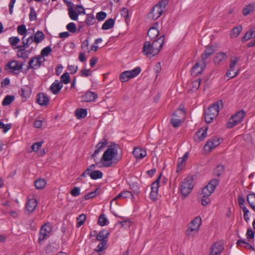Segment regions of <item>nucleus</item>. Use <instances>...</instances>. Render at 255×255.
Segmentation results:
<instances>
[{
	"label": "nucleus",
	"mask_w": 255,
	"mask_h": 255,
	"mask_svg": "<svg viewBox=\"0 0 255 255\" xmlns=\"http://www.w3.org/2000/svg\"><path fill=\"white\" fill-rule=\"evenodd\" d=\"M161 176H162V172L160 173V175L157 177V178L156 179V180L152 183V184L151 185V191H154L158 192V190H159V181L160 180Z\"/></svg>",
	"instance_id": "58836bf2"
},
{
	"label": "nucleus",
	"mask_w": 255,
	"mask_h": 255,
	"mask_svg": "<svg viewBox=\"0 0 255 255\" xmlns=\"http://www.w3.org/2000/svg\"><path fill=\"white\" fill-rule=\"evenodd\" d=\"M223 246L219 243H215L212 245L209 255H218L224 250Z\"/></svg>",
	"instance_id": "6ab92c4d"
},
{
	"label": "nucleus",
	"mask_w": 255,
	"mask_h": 255,
	"mask_svg": "<svg viewBox=\"0 0 255 255\" xmlns=\"http://www.w3.org/2000/svg\"><path fill=\"white\" fill-rule=\"evenodd\" d=\"M179 113L183 114L181 110L176 111L173 114V117L170 120V123L174 128H178L181 125V120L174 118L178 117L177 114Z\"/></svg>",
	"instance_id": "a878e982"
},
{
	"label": "nucleus",
	"mask_w": 255,
	"mask_h": 255,
	"mask_svg": "<svg viewBox=\"0 0 255 255\" xmlns=\"http://www.w3.org/2000/svg\"><path fill=\"white\" fill-rule=\"evenodd\" d=\"M254 37L253 33L251 30L247 32L245 35L242 38V41L245 42Z\"/></svg>",
	"instance_id": "e2e57ef3"
},
{
	"label": "nucleus",
	"mask_w": 255,
	"mask_h": 255,
	"mask_svg": "<svg viewBox=\"0 0 255 255\" xmlns=\"http://www.w3.org/2000/svg\"><path fill=\"white\" fill-rule=\"evenodd\" d=\"M100 188L98 187L94 191L90 192L87 194H86L84 196V199L85 200H88L91 199H92L94 197H95L97 195H98L100 194V192H98V191L100 190Z\"/></svg>",
	"instance_id": "ea45409f"
},
{
	"label": "nucleus",
	"mask_w": 255,
	"mask_h": 255,
	"mask_svg": "<svg viewBox=\"0 0 255 255\" xmlns=\"http://www.w3.org/2000/svg\"><path fill=\"white\" fill-rule=\"evenodd\" d=\"M61 82L67 84L70 82V77L69 73L65 72L60 77Z\"/></svg>",
	"instance_id": "864d4df0"
},
{
	"label": "nucleus",
	"mask_w": 255,
	"mask_h": 255,
	"mask_svg": "<svg viewBox=\"0 0 255 255\" xmlns=\"http://www.w3.org/2000/svg\"><path fill=\"white\" fill-rule=\"evenodd\" d=\"M228 58L227 54L223 52H219L216 54L214 58L215 64H219L221 62H224Z\"/></svg>",
	"instance_id": "c85d7f7f"
},
{
	"label": "nucleus",
	"mask_w": 255,
	"mask_h": 255,
	"mask_svg": "<svg viewBox=\"0 0 255 255\" xmlns=\"http://www.w3.org/2000/svg\"><path fill=\"white\" fill-rule=\"evenodd\" d=\"M107 14L106 12L104 11H100L97 13L96 14V19L99 21H102L104 20L107 17Z\"/></svg>",
	"instance_id": "680f3d73"
},
{
	"label": "nucleus",
	"mask_w": 255,
	"mask_h": 255,
	"mask_svg": "<svg viewBox=\"0 0 255 255\" xmlns=\"http://www.w3.org/2000/svg\"><path fill=\"white\" fill-rule=\"evenodd\" d=\"M92 74V71L88 69H83L80 71V75L82 77H88L89 76H91Z\"/></svg>",
	"instance_id": "0e129e2a"
},
{
	"label": "nucleus",
	"mask_w": 255,
	"mask_h": 255,
	"mask_svg": "<svg viewBox=\"0 0 255 255\" xmlns=\"http://www.w3.org/2000/svg\"><path fill=\"white\" fill-rule=\"evenodd\" d=\"M194 176H188L181 183L180 190L182 196L185 198L188 196L191 189L193 188Z\"/></svg>",
	"instance_id": "20e7f679"
},
{
	"label": "nucleus",
	"mask_w": 255,
	"mask_h": 255,
	"mask_svg": "<svg viewBox=\"0 0 255 255\" xmlns=\"http://www.w3.org/2000/svg\"><path fill=\"white\" fill-rule=\"evenodd\" d=\"M255 6L253 4H249L247 5L244 8L243 10V15L245 16H247L251 12H252L254 10Z\"/></svg>",
	"instance_id": "8fccbe9b"
},
{
	"label": "nucleus",
	"mask_w": 255,
	"mask_h": 255,
	"mask_svg": "<svg viewBox=\"0 0 255 255\" xmlns=\"http://www.w3.org/2000/svg\"><path fill=\"white\" fill-rule=\"evenodd\" d=\"M110 232L107 230L103 229L100 231L99 233L97 235V240L103 241L107 240V239L109 237Z\"/></svg>",
	"instance_id": "c756f323"
},
{
	"label": "nucleus",
	"mask_w": 255,
	"mask_h": 255,
	"mask_svg": "<svg viewBox=\"0 0 255 255\" xmlns=\"http://www.w3.org/2000/svg\"><path fill=\"white\" fill-rule=\"evenodd\" d=\"M242 30V27L241 25L234 27L231 31V36L237 37L240 34Z\"/></svg>",
	"instance_id": "de8ad7c7"
},
{
	"label": "nucleus",
	"mask_w": 255,
	"mask_h": 255,
	"mask_svg": "<svg viewBox=\"0 0 255 255\" xmlns=\"http://www.w3.org/2000/svg\"><path fill=\"white\" fill-rule=\"evenodd\" d=\"M108 144V139L104 137L99 143L96 145V149L94 153L92 155V158H94L96 155L101 151H102L104 148Z\"/></svg>",
	"instance_id": "f8f14e48"
},
{
	"label": "nucleus",
	"mask_w": 255,
	"mask_h": 255,
	"mask_svg": "<svg viewBox=\"0 0 255 255\" xmlns=\"http://www.w3.org/2000/svg\"><path fill=\"white\" fill-rule=\"evenodd\" d=\"M219 184V180L217 179H213L211 180L208 184L204 187L202 189L203 191L208 193L209 194H212L215 190L216 187Z\"/></svg>",
	"instance_id": "9b49d317"
},
{
	"label": "nucleus",
	"mask_w": 255,
	"mask_h": 255,
	"mask_svg": "<svg viewBox=\"0 0 255 255\" xmlns=\"http://www.w3.org/2000/svg\"><path fill=\"white\" fill-rule=\"evenodd\" d=\"M45 38V35L42 31H37L33 38V40L36 43H39L41 42Z\"/></svg>",
	"instance_id": "72a5a7b5"
},
{
	"label": "nucleus",
	"mask_w": 255,
	"mask_h": 255,
	"mask_svg": "<svg viewBox=\"0 0 255 255\" xmlns=\"http://www.w3.org/2000/svg\"><path fill=\"white\" fill-rule=\"evenodd\" d=\"M130 197H131L132 198L133 197L132 193L130 191L127 190L123 191L112 200L110 203L111 205L114 202H115L116 204H118L117 200L118 199H120L121 198L124 199L127 198H129Z\"/></svg>",
	"instance_id": "a211bd4d"
},
{
	"label": "nucleus",
	"mask_w": 255,
	"mask_h": 255,
	"mask_svg": "<svg viewBox=\"0 0 255 255\" xmlns=\"http://www.w3.org/2000/svg\"><path fill=\"white\" fill-rule=\"evenodd\" d=\"M85 22L88 25L94 24L96 22V19L94 15L92 13L87 14V17Z\"/></svg>",
	"instance_id": "603ef678"
},
{
	"label": "nucleus",
	"mask_w": 255,
	"mask_h": 255,
	"mask_svg": "<svg viewBox=\"0 0 255 255\" xmlns=\"http://www.w3.org/2000/svg\"><path fill=\"white\" fill-rule=\"evenodd\" d=\"M223 107V102L222 100H218L212 105L210 106L205 110V121L207 124H210L213 122V120L215 119L219 112V109Z\"/></svg>",
	"instance_id": "f03ea898"
},
{
	"label": "nucleus",
	"mask_w": 255,
	"mask_h": 255,
	"mask_svg": "<svg viewBox=\"0 0 255 255\" xmlns=\"http://www.w3.org/2000/svg\"><path fill=\"white\" fill-rule=\"evenodd\" d=\"M122 157L123 151L120 145L115 142H111L102 155L100 161L102 165L99 167H112L113 164L118 163Z\"/></svg>",
	"instance_id": "f257e3e1"
},
{
	"label": "nucleus",
	"mask_w": 255,
	"mask_h": 255,
	"mask_svg": "<svg viewBox=\"0 0 255 255\" xmlns=\"http://www.w3.org/2000/svg\"><path fill=\"white\" fill-rule=\"evenodd\" d=\"M132 154L136 159H141L146 155V151L140 147H136L133 149Z\"/></svg>",
	"instance_id": "393cba45"
},
{
	"label": "nucleus",
	"mask_w": 255,
	"mask_h": 255,
	"mask_svg": "<svg viewBox=\"0 0 255 255\" xmlns=\"http://www.w3.org/2000/svg\"><path fill=\"white\" fill-rule=\"evenodd\" d=\"M66 28L72 33H75L76 31V26L74 22H70L66 26Z\"/></svg>",
	"instance_id": "69168bd1"
},
{
	"label": "nucleus",
	"mask_w": 255,
	"mask_h": 255,
	"mask_svg": "<svg viewBox=\"0 0 255 255\" xmlns=\"http://www.w3.org/2000/svg\"><path fill=\"white\" fill-rule=\"evenodd\" d=\"M206 65H194L191 69V74L194 77L198 76L201 74L205 70Z\"/></svg>",
	"instance_id": "dca6fc26"
},
{
	"label": "nucleus",
	"mask_w": 255,
	"mask_h": 255,
	"mask_svg": "<svg viewBox=\"0 0 255 255\" xmlns=\"http://www.w3.org/2000/svg\"><path fill=\"white\" fill-rule=\"evenodd\" d=\"M37 202L35 199H29L25 205L26 210L28 212V215L32 213L35 209Z\"/></svg>",
	"instance_id": "4be33fe9"
},
{
	"label": "nucleus",
	"mask_w": 255,
	"mask_h": 255,
	"mask_svg": "<svg viewBox=\"0 0 255 255\" xmlns=\"http://www.w3.org/2000/svg\"><path fill=\"white\" fill-rule=\"evenodd\" d=\"M17 32L19 34L23 35L25 37L27 33V29L26 26L24 24H21L17 26Z\"/></svg>",
	"instance_id": "5fc2aeb1"
},
{
	"label": "nucleus",
	"mask_w": 255,
	"mask_h": 255,
	"mask_svg": "<svg viewBox=\"0 0 255 255\" xmlns=\"http://www.w3.org/2000/svg\"><path fill=\"white\" fill-rule=\"evenodd\" d=\"M30 21H33L36 19L37 14L33 7H30V13L29 14Z\"/></svg>",
	"instance_id": "13d9d810"
},
{
	"label": "nucleus",
	"mask_w": 255,
	"mask_h": 255,
	"mask_svg": "<svg viewBox=\"0 0 255 255\" xmlns=\"http://www.w3.org/2000/svg\"><path fill=\"white\" fill-rule=\"evenodd\" d=\"M177 162H178V164H177L176 172H178L183 168V167L185 165L186 162L184 160L182 161V159H181V158H179L178 159Z\"/></svg>",
	"instance_id": "052dcab7"
},
{
	"label": "nucleus",
	"mask_w": 255,
	"mask_h": 255,
	"mask_svg": "<svg viewBox=\"0 0 255 255\" xmlns=\"http://www.w3.org/2000/svg\"><path fill=\"white\" fill-rule=\"evenodd\" d=\"M216 51L215 46L211 45L208 47L201 55V58L203 61L212 55Z\"/></svg>",
	"instance_id": "b1692460"
},
{
	"label": "nucleus",
	"mask_w": 255,
	"mask_h": 255,
	"mask_svg": "<svg viewBox=\"0 0 255 255\" xmlns=\"http://www.w3.org/2000/svg\"><path fill=\"white\" fill-rule=\"evenodd\" d=\"M108 220L104 214H101L98 218V224L100 226H104L107 224Z\"/></svg>",
	"instance_id": "a18cd8bd"
},
{
	"label": "nucleus",
	"mask_w": 255,
	"mask_h": 255,
	"mask_svg": "<svg viewBox=\"0 0 255 255\" xmlns=\"http://www.w3.org/2000/svg\"><path fill=\"white\" fill-rule=\"evenodd\" d=\"M87 115V110L86 109H77L75 112V115L78 119H83Z\"/></svg>",
	"instance_id": "e433bc0d"
},
{
	"label": "nucleus",
	"mask_w": 255,
	"mask_h": 255,
	"mask_svg": "<svg viewBox=\"0 0 255 255\" xmlns=\"http://www.w3.org/2000/svg\"><path fill=\"white\" fill-rule=\"evenodd\" d=\"M225 172V166L223 165H217L214 170V175L217 177H220Z\"/></svg>",
	"instance_id": "f704fd0d"
},
{
	"label": "nucleus",
	"mask_w": 255,
	"mask_h": 255,
	"mask_svg": "<svg viewBox=\"0 0 255 255\" xmlns=\"http://www.w3.org/2000/svg\"><path fill=\"white\" fill-rule=\"evenodd\" d=\"M18 93L20 96L25 99L24 101H26L31 95V89L29 86L24 85L21 88Z\"/></svg>",
	"instance_id": "aec40b11"
},
{
	"label": "nucleus",
	"mask_w": 255,
	"mask_h": 255,
	"mask_svg": "<svg viewBox=\"0 0 255 255\" xmlns=\"http://www.w3.org/2000/svg\"><path fill=\"white\" fill-rule=\"evenodd\" d=\"M46 184V181L44 179H37L35 181V186L37 189H43Z\"/></svg>",
	"instance_id": "a19ab883"
},
{
	"label": "nucleus",
	"mask_w": 255,
	"mask_h": 255,
	"mask_svg": "<svg viewBox=\"0 0 255 255\" xmlns=\"http://www.w3.org/2000/svg\"><path fill=\"white\" fill-rule=\"evenodd\" d=\"M103 174L100 170L93 171L92 172H91V173L90 174L91 178L93 180L101 179L103 177Z\"/></svg>",
	"instance_id": "37998d69"
},
{
	"label": "nucleus",
	"mask_w": 255,
	"mask_h": 255,
	"mask_svg": "<svg viewBox=\"0 0 255 255\" xmlns=\"http://www.w3.org/2000/svg\"><path fill=\"white\" fill-rule=\"evenodd\" d=\"M247 200L250 207L255 212V193L249 194L247 196Z\"/></svg>",
	"instance_id": "7c9ffc66"
},
{
	"label": "nucleus",
	"mask_w": 255,
	"mask_h": 255,
	"mask_svg": "<svg viewBox=\"0 0 255 255\" xmlns=\"http://www.w3.org/2000/svg\"><path fill=\"white\" fill-rule=\"evenodd\" d=\"M208 130V127L205 128L204 129H203L202 128L198 130L196 133V137H195V140L197 142H200L202 141L205 137L207 136V131Z\"/></svg>",
	"instance_id": "cd10ccee"
},
{
	"label": "nucleus",
	"mask_w": 255,
	"mask_h": 255,
	"mask_svg": "<svg viewBox=\"0 0 255 255\" xmlns=\"http://www.w3.org/2000/svg\"><path fill=\"white\" fill-rule=\"evenodd\" d=\"M202 224L201 218L200 216H197L194 218L188 225V228L193 229L194 231L197 232L199 231L200 226Z\"/></svg>",
	"instance_id": "f3484780"
},
{
	"label": "nucleus",
	"mask_w": 255,
	"mask_h": 255,
	"mask_svg": "<svg viewBox=\"0 0 255 255\" xmlns=\"http://www.w3.org/2000/svg\"><path fill=\"white\" fill-rule=\"evenodd\" d=\"M70 194L74 197H77L80 194V189L78 187H75L71 191Z\"/></svg>",
	"instance_id": "774afa93"
},
{
	"label": "nucleus",
	"mask_w": 255,
	"mask_h": 255,
	"mask_svg": "<svg viewBox=\"0 0 255 255\" xmlns=\"http://www.w3.org/2000/svg\"><path fill=\"white\" fill-rule=\"evenodd\" d=\"M86 219V215L84 214H82L80 215L77 218V224L76 227L77 228H79L81 227L85 222Z\"/></svg>",
	"instance_id": "3c124183"
},
{
	"label": "nucleus",
	"mask_w": 255,
	"mask_h": 255,
	"mask_svg": "<svg viewBox=\"0 0 255 255\" xmlns=\"http://www.w3.org/2000/svg\"><path fill=\"white\" fill-rule=\"evenodd\" d=\"M36 103L41 106H46L49 102V98L43 93H40L36 96Z\"/></svg>",
	"instance_id": "4468645a"
},
{
	"label": "nucleus",
	"mask_w": 255,
	"mask_h": 255,
	"mask_svg": "<svg viewBox=\"0 0 255 255\" xmlns=\"http://www.w3.org/2000/svg\"><path fill=\"white\" fill-rule=\"evenodd\" d=\"M164 41L165 36L164 34L160 36L157 39H154L153 41L151 44L152 45V48H153V50H152V53H158L162 48Z\"/></svg>",
	"instance_id": "6e6552de"
},
{
	"label": "nucleus",
	"mask_w": 255,
	"mask_h": 255,
	"mask_svg": "<svg viewBox=\"0 0 255 255\" xmlns=\"http://www.w3.org/2000/svg\"><path fill=\"white\" fill-rule=\"evenodd\" d=\"M152 49L153 50V48H152V45L151 44V43L148 41H145L144 43L142 48V52L144 53V54L149 57L151 56H153L158 54L152 53Z\"/></svg>",
	"instance_id": "2eb2a0df"
},
{
	"label": "nucleus",
	"mask_w": 255,
	"mask_h": 255,
	"mask_svg": "<svg viewBox=\"0 0 255 255\" xmlns=\"http://www.w3.org/2000/svg\"><path fill=\"white\" fill-rule=\"evenodd\" d=\"M201 195L202 197L201 201L203 206H206L210 203V199L209 198V197L211 194H209L208 193L202 190Z\"/></svg>",
	"instance_id": "473e14b6"
},
{
	"label": "nucleus",
	"mask_w": 255,
	"mask_h": 255,
	"mask_svg": "<svg viewBox=\"0 0 255 255\" xmlns=\"http://www.w3.org/2000/svg\"><path fill=\"white\" fill-rule=\"evenodd\" d=\"M130 189L136 195L140 192L139 184L137 182H133L130 184Z\"/></svg>",
	"instance_id": "49530a36"
},
{
	"label": "nucleus",
	"mask_w": 255,
	"mask_h": 255,
	"mask_svg": "<svg viewBox=\"0 0 255 255\" xmlns=\"http://www.w3.org/2000/svg\"><path fill=\"white\" fill-rule=\"evenodd\" d=\"M15 97L13 95H6L2 102V105L4 106L10 105L14 100Z\"/></svg>",
	"instance_id": "c03bdc74"
},
{
	"label": "nucleus",
	"mask_w": 255,
	"mask_h": 255,
	"mask_svg": "<svg viewBox=\"0 0 255 255\" xmlns=\"http://www.w3.org/2000/svg\"><path fill=\"white\" fill-rule=\"evenodd\" d=\"M139 67H136L131 70H127L122 72L119 76V79L122 83L128 82L129 79L135 77L141 72Z\"/></svg>",
	"instance_id": "423d86ee"
},
{
	"label": "nucleus",
	"mask_w": 255,
	"mask_h": 255,
	"mask_svg": "<svg viewBox=\"0 0 255 255\" xmlns=\"http://www.w3.org/2000/svg\"><path fill=\"white\" fill-rule=\"evenodd\" d=\"M201 82V79L200 78L192 82L191 83L192 90L193 91L197 90L200 87Z\"/></svg>",
	"instance_id": "6e6d98bb"
},
{
	"label": "nucleus",
	"mask_w": 255,
	"mask_h": 255,
	"mask_svg": "<svg viewBox=\"0 0 255 255\" xmlns=\"http://www.w3.org/2000/svg\"><path fill=\"white\" fill-rule=\"evenodd\" d=\"M100 241L101 242L98 245L97 248L95 249V251L97 253H100L103 251V250L107 249L108 248V240H103Z\"/></svg>",
	"instance_id": "4c0bfd02"
},
{
	"label": "nucleus",
	"mask_w": 255,
	"mask_h": 255,
	"mask_svg": "<svg viewBox=\"0 0 255 255\" xmlns=\"http://www.w3.org/2000/svg\"><path fill=\"white\" fill-rule=\"evenodd\" d=\"M82 49L84 51V52H87L88 53L90 52V50L89 48V42H88V38L86 39L85 41H83L82 46H81Z\"/></svg>",
	"instance_id": "338daca9"
},
{
	"label": "nucleus",
	"mask_w": 255,
	"mask_h": 255,
	"mask_svg": "<svg viewBox=\"0 0 255 255\" xmlns=\"http://www.w3.org/2000/svg\"><path fill=\"white\" fill-rule=\"evenodd\" d=\"M115 20L112 18L108 19L102 25V29L103 30H108L114 27Z\"/></svg>",
	"instance_id": "2f4dec72"
},
{
	"label": "nucleus",
	"mask_w": 255,
	"mask_h": 255,
	"mask_svg": "<svg viewBox=\"0 0 255 255\" xmlns=\"http://www.w3.org/2000/svg\"><path fill=\"white\" fill-rule=\"evenodd\" d=\"M241 244H245L244 248L246 249L252 250V251H255V249L253 248V247L250 243L246 242L245 240H242V239L238 240L236 243L237 246L242 247V246L241 245Z\"/></svg>",
	"instance_id": "79ce46f5"
},
{
	"label": "nucleus",
	"mask_w": 255,
	"mask_h": 255,
	"mask_svg": "<svg viewBox=\"0 0 255 255\" xmlns=\"http://www.w3.org/2000/svg\"><path fill=\"white\" fill-rule=\"evenodd\" d=\"M44 142V141L42 140L39 142H35L31 146V149L32 151L37 152L39 150L40 148L41 147L42 144Z\"/></svg>",
	"instance_id": "4d7b16f0"
},
{
	"label": "nucleus",
	"mask_w": 255,
	"mask_h": 255,
	"mask_svg": "<svg viewBox=\"0 0 255 255\" xmlns=\"http://www.w3.org/2000/svg\"><path fill=\"white\" fill-rule=\"evenodd\" d=\"M51 231V226L48 223H46L41 226L39 233V238L38 240L39 244H41L42 241L45 239Z\"/></svg>",
	"instance_id": "9d476101"
},
{
	"label": "nucleus",
	"mask_w": 255,
	"mask_h": 255,
	"mask_svg": "<svg viewBox=\"0 0 255 255\" xmlns=\"http://www.w3.org/2000/svg\"><path fill=\"white\" fill-rule=\"evenodd\" d=\"M75 8L77 9V12L74 8H70V10H68L69 17L73 20H77L79 15L86 14L85 9L82 5L78 4Z\"/></svg>",
	"instance_id": "0eeeda50"
},
{
	"label": "nucleus",
	"mask_w": 255,
	"mask_h": 255,
	"mask_svg": "<svg viewBox=\"0 0 255 255\" xmlns=\"http://www.w3.org/2000/svg\"><path fill=\"white\" fill-rule=\"evenodd\" d=\"M25 36H23L22 38V43L24 44L27 48L29 47V46L34 42L33 40V36L31 35L29 37H28L25 41L24 40Z\"/></svg>",
	"instance_id": "bf43d9fd"
},
{
	"label": "nucleus",
	"mask_w": 255,
	"mask_h": 255,
	"mask_svg": "<svg viewBox=\"0 0 255 255\" xmlns=\"http://www.w3.org/2000/svg\"><path fill=\"white\" fill-rule=\"evenodd\" d=\"M159 31L157 28L154 27H150L148 31L147 35L150 39L152 40L155 39L159 35Z\"/></svg>",
	"instance_id": "c9c22d12"
},
{
	"label": "nucleus",
	"mask_w": 255,
	"mask_h": 255,
	"mask_svg": "<svg viewBox=\"0 0 255 255\" xmlns=\"http://www.w3.org/2000/svg\"><path fill=\"white\" fill-rule=\"evenodd\" d=\"M163 8H160V6L155 4L151 9L148 13V17H151L153 19H157L163 13Z\"/></svg>",
	"instance_id": "ddd939ff"
},
{
	"label": "nucleus",
	"mask_w": 255,
	"mask_h": 255,
	"mask_svg": "<svg viewBox=\"0 0 255 255\" xmlns=\"http://www.w3.org/2000/svg\"><path fill=\"white\" fill-rule=\"evenodd\" d=\"M63 87V85L58 80L53 83L49 88V90L54 95L58 94Z\"/></svg>",
	"instance_id": "bb28decb"
},
{
	"label": "nucleus",
	"mask_w": 255,
	"mask_h": 255,
	"mask_svg": "<svg viewBox=\"0 0 255 255\" xmlns=\"http://www.w3.org/2000/svg\"><path fill=\"white\" fill-rule=\"evenodd\" d=\"M51 51L52 49L50 46H47L41 50L40 56L42 57V61H43V62L45 61V58L44 57L48 56Z\"/></svg>",
	"instance_id": "09e8293b"
},
{
	"label": "nucleus",
	"mask_w": 255,
	"mask_h": 255,
	"mask_svg": "<svg viewBox=\"0 0 255 255\" xmlns=\"http://www.w3.org/2000/svg\"><path fill=\"white\" fill-rule=\"evenodd\" d=\"M230 68L227 71L225 76L228 77V80L236 77L239 70V67H236V65H230Z\"/></svg>",
	"instance_id": "412c9836"
},
{
	"label": "nucleus",
	"mask_w": 255,
	"mask_h": 255,
	"mask_svg": "<svg viewBox=\"0 0 255 255\" xmlns=\"http://www.w3.org/2000/svg\"><path fill=\"white\" fill-rule=\"evenodd\" d=\"M5 65L4 69L9 73L18 75L20 72L26 73L30 69H36L39 68L41 65Z\"/></svg>",
	"instance_id": "7ed1b4c3"
},
{
	"label": "nucleus",
	"mask_w": 255,
	"mask_h": 255,
	"mask_svg": "<svg viewBox=\"0 0 255 255\" xmlns=\"http://www.w3.org/2000/svg\"><path fill=\"white\" fill-rule=\"evenodd\" d=\"M246 115V113L244 110H242L238 111L234 115L232 116L229 121L226 124L227 128H232L241 123Z\"/></svg>",
	"instance_id": "39448f33"
},
{
	"label": "nucleus",
	"mask_w": 255,
	"mask_h": 255,
	"mask_svg": "<svg viewBox=\"0 0 255 255\" xmlns=\"http://www.w3.org/2000/svg\"><path fill=\"white\" fill-rule=\"evenodd\" d=\"M220 143V138L219 137L217 136H213L211 139H208L205 144V150L210 152L212 151V149L219 145Z\"/></svg>",
	"instance_id": "1a4fd4ad"
},
{
	"label": "nucleus",
	"mask_w": 255,
	"mask_h": 255,
	"mask_svg": "<svg viewBox=\"0 0 255 255\" xmlns=\"http://www.w3.org/2000/svg\"><path fill=\"white\" fill-rule=\"evenodd\" d=\"M98 98V94L88 90L85 94L82 96V98L85 102H91L95 101Z\"/></svg>",
	"instance_id": "5701e85b"
}]
</instances>
